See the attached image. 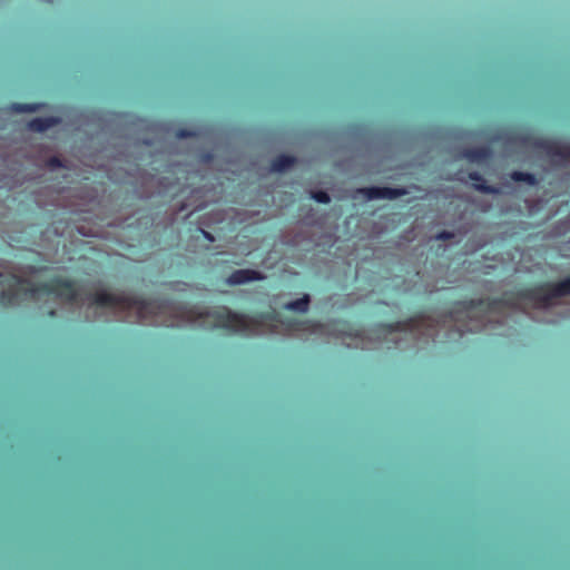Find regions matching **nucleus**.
Returning <instances> with one entry per match:
<instances>
[{"instance_id":"nucleus-9","label":"nucleus","mask_w":570,"mask_h":570,"mask_svg":"<svg viewBox=\"0 0 570 570\" xmlns=\"http://www.w3.org/2000/svg\"><path fill=\"white\" fill-rule=\"evenodd\" d=\"M61 119L59 117H37L28 122V128L36 132H45L46 130L59 125Z\"/></svg>"},{"instance_id":"nucleus-17","label":"nucleus","mask_w":570,"mask_h":570,"mask_svg":"<svg viewBox=\"0 0 570 570\" xmlns=\"http://www.w3.org/2000/svg\"><path fill=\"white\" fill-rule=\"evenodd\" d=\"M312 198L321 204H328L331 202L330 195L324 190L313 191Z\"/></svg>"},{"instance_id":"nucleus-3","label":"nucleus","mask_w":570,"mask_h":570,"mask_svg":"<svg viewBox=\"0 0 570 570\" xmlns=\"http://www.w3.org/2000/svg\"><path fill=\"white\" fill-rule=\"evenodd\" d=\"M568 295H570V276L557 283H544L520 292L523 299L534 302L540 307H548L554 298Z\"/></svg>"},{"instance_id":"nucleus-13","label":"nucleus","mask_w":570,"mask_h":570,"mask_svg":"<svg viewBox=\"0 0 570 570\" xmlns=\"http://www.w3.org/2000/svg\"><path fill=\"white\" fill-rule=\"evenodd\" d=\"M309 296L307 294H304L301 298H297L295 301L288 302L285 304V309L288 311H295L299 313H306L309 307Z\"/></svg>"},{"instance_id":"nucleus-1","label":"nucleus","mask_w":570,"mask_h":570,"mask_svg":"<svg viewBox=\"0 0 570 570\" xmlns=\"http://www.w3.org/2000/svg\"><path fill=\"white\" fill-rule=\"evenodd\" d=\"M91 303L101 307L119 308L121 312L135 311L140 321L153 316H160L168 312L180 322L196 323L209 320L215 328H223L234 333L257 334L266 321L279 322L288 332H303L309 334H327V324L311 320L287 318L284 322L276 314H258L250 317L236 313L226 306H219L212 311L198 312L195 308H174L167 301L145 299L127 294H112L107 291H98L90 295Z\"/></svg>"},{"instance_id":"nucleus-8","label":"nucleus","mask_w":570,"mask_h":570,"mask_svg":"<svg viewBox=\"0 0 570 570\" xmlns=\"http://www.w3.org/2000/svg\"><path fill=\"white\" fill-rule=\"evenodd\" d=\"M265 276L255 269H237L234 271L226 279L230 286L242 285L254 281H263Z\"/></svg>"},{"instance_id":"nucleus-4","label":"nucleus","mask_w":570,"mask_h":570,"mask_svg":"<svg viewBox=\"0 0 570 570\" xmlns=\"http://www.w3.org/2000/svg\"><path fill=\"white\" fill-rule=\"evenodd\" d=\"M503 304L502 298H478L455 302L451 314H463L471 317L474 312H482L481 322H490V314L497 312Z\"/></svg>"},{"instance_id":"nucleus-19","label":"nucleus","mask_w":570,"mask_h":570,"mask_svg":"<svg viewBox=\"0 0 570 570\" xmlns=\"http://www.w3.org/2000/svg\"><path fill=\"white\" fill-rule=\"evenodd\" d=\"M176 136L178 138H190V137H195L196 132L194 130H190V129L181 128V129H178L176 131Z\"/></svg>"},{"instance_id":"nucleus-5","label":"nucleus","mask_w":570,"mask_h":570,"mask_svg":"<svg viewBox=\"0 0 570 570\" xmlns=\"http://www.w3.org/2000/svg\"><path fill=\"white\" fill-rule=\"evenodd\" d=\"M360 193L367 199H396L407 194V190L403 187H364L360 189Z\"/></svg>"},{"instance_id":"nucleus-7","label":"nucleus","mask_w":570,"mask_h":570,"mask_svg":"<svg viewBox=\"0 0 570 570\" xmlns=\"http://www.w3.org/2000/svg\"><path fill=\"white\" fill-rule=\"evenodd\" d=\"M535 146L551 157H557L562 160L570 161V144L540 139L535 142Z\"/></svg>"},{"instance_id":"nucleus-20","label":"nucleus","mask_w":570,"mask_h":570,"mask_svg":"<svg viewBox=\"0 0 570 570\" xmlns=\"http://www.w3.org/2000/svg\"><path fill=\"white\" fill-rule=\"evenodd\" d=\"M454 237V234L452 232H448V230H442V232H439L436 235H435V238L438 240H450Z\"/></svg>"},{"instance_id":"nucleus-15","label":"nucleus","mask_w":570,"mask_h":570,"mask_svg":"<svg viewBox=\"0 0 570 570\" xmlns=\"http://www.w3.org/2000/svg\"><path fill=\"white\" fill-rule=\"evenodd\" d=\"M17 295H18V293L14 288L3 289L0 293V302L4 306H11L16 303Z\"/></svg>"},{"instance_id":"nucleus-18","label":"nucleus","mask_w":570,"mask_h":570,"mask_svg":"<svg viewBox=\"0 0 570 570\" xmlns=\"http://www.w3.org/2000/svg\"><path fill=\"white\" fill-rule=\"evenodd\" d=\"M47 166L49 168H63V160L58 156H52L47 160Z\"/></svg>"},{"instance_id":"nucleus-6","label":"nucleus","mask_w":570,"mask_h":570,"mask_svg":"<svg viewBox=\"0 0 570 570\" xmlns=\"http://www.w3.org/2000/svg\"><path fill=\"white\" fill-rule=\"evenodd\" d=\"M424 323L423 317H413L406 322H397L395 324H380L376 332L383 335H391L394 332L410 331L414 334L415 331Z\"/></svg>"},{"instance_id":"nucleus-11","label":"nucleus","mask_w":570,"mask_h":570,"mask_svg":"<svg viewBox=\"0 0 570 570\" xmlns=\"http://www.w3.org/2000/svg\"><path fill=\"white\" fill-rule=\"evenodd\" d=\"M462 155L471 163H480L491 156V149L489 147L465 148Z\"/></svg>"},{"instance_id":"nucleus-22","label":"nucleus","mask_w":570,"mask_h":570,"mask_svg":"<svg viewBox=\"0 0 570 570\" xmlns=\"http://www.w3.org/2000/svg\"><path fill=\"white\" fill-rule=\"evenodd\" d=\"M176 325H178V322H175V321H170L169 323L166 324V326H168V327H173Z\"/></svg>"},{"instance_id":"nucleus-12","label":"nucleus","mask_w":570,"mask_h":570,"mask_svg":"<svg viewBox=\"0 0 570 570\" xmlns=\"http://www.w3.org/2000/svg\"><path fill=\"white\" fill-rule=\"evenodd\" d=\"M296 164V157L278 155L271 163V169L275 173H284Z\"/></svg>"},{"instance_id":"nucleus-14","label":"nucleus","mask_w":570,"mask_h":570,"mask_svg":"<svg viewBox=\"0 0 570 570\" xmlns=\"http://www.w3.org/2000/svg\"><path fill=\"white\" fill-rule=\"evenodd\" d=\"M511 179L517 183H527L530 186L538 184V179L534 174L515 170L511 174Z\"/></svg>"},{"instance_id":"nucleus-2","label":"nucleus","mask_w":570,"mask_h":570,"mask_svg":"<svg viewBox=\"0 0 570 570\" xmlns=\"http://www.w3.org/2000/svg\"><path fill=\"white\" fill-rule=\"evenodd\" d=\"M12 279L20 286L19 291L36 298L40 294L55 295L68 303H75L78 299L79 291L75 281L55 276L48 282L32 284L27 278L12 275Z\"/></svg>"},{"instance_id":"nucleus-16","label":"nucleus","mask_w":570,"mask_h":570,"mask_svg":"<svg viewBox=\"0 0 570 570\" xmlns=\"http://www.w3.org/2000/svg\"><path fill=\"white\" fill-rule=\"evenodd\" d=\"M40 108L39 104H20L14 102L10 106V109L16 112H33Z\"/></svg>"},{"instance_id":"nucleus-10","label":"nucleus","mask_w":570,"mask_h":570,"mask_svg":"<svg viewBox=\"0 0 570 570\" xmlns=\"http://www.w3.org/2000/svg\"><path fill=\"white\" fill-rule=\"evenodd\" d=\"M468 177L473 183V188L478 191L489 195H497L500 193L498 187L489 185L483 176L478 171H470Z\"/></svg>"},{"instance_id":"nucleus-23","label":"nucleus","mask_w":570,"mask_h":570,"mask_svg":"<svg viewBox=\"0 0 570 570\" xmlns=\"http://www.w3.org/2000/svg\"><path fill=\"white\" fill-rule=\"evenodd\" d=\"M49 315H50L51 317H53V316L56 315V311H55V309H51V311L49 312Z\"/></svg>"},{"instance_id":"nucleus-21","label":"nucleus","mask_w":570,"mask_h":570,"mask_svg":"<svg viewBox=\"0 0 570 570\" xmlns=\"http://www.w3.org/2000/svg\"><path fill=\"white\" fill-rule=\"evenodd\" d=\"M478 330H480L479 326H476V327H468L465 330L460 328L459 331H460V334L462 335L464 332H474V331H478Z\"/></svg>"},{"instance_id":"nucleus-24","label":"nucleus","mask_w":570,"mask_h":570,"mask_svg":"<svg viewBox=\"0 0 570 570\" xmlns=\"http://www.w3.org/2000/svg\"><path fill=\"white\" fill-rule=\"evenodd\" d=\"M204 235H205V237H207V238L212 239V237H210L209 233L204 232Z\"/></svg>"}]
</instances>
